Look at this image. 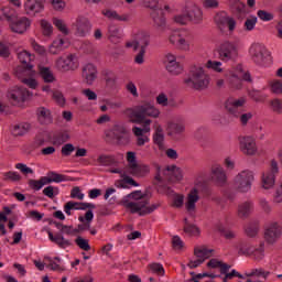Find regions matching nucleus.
I'll use <instances>...</instances> for the list:
<instances>
[{
    "mask_svg": "<svg viewBox=\"0 0 282 282\" xmlns=\"http://www.w3.org/2000/svg\"><path fill=\"white\" fill-rule=\"evenodd\" d=\"M128 197L131 200L123 202V206L130 210L132 215H140V217H144L145 215L155 213V210L160 208V203L150 205L147 196L142 195V192L140 191L132 192Z\"/></svg>",
    "mask_w": 282,
    "mask_h": 282,
    "instance_id": "1",
    "label": "nucleus"
},
{
    "mask_svg": "<svg viewBox=\"0 0 282 282\" xmlns=\"http://www.w3.org/2000/svg\"><path fill=\"white\" fill-rule=\"evenodd\" d=\"M126 113L135 124H142V122L144 124L147 118H160V109L151 102H142L134 108H129Z\"/></svg>",
    "mask_w": 282,
    "mask_h": 282,
    "instance_id": "2",
    "label": "nucleus"
},
{
    "mask_svg": "<svg viewBox=\"0 0 282 282\" xmlns=\"http://www.w3.org/2000/svg\"><path fill=\"white\" fill-rule=\"evenodd\" d=\"M183 83L189 89H195L196 91H205V89L210 86V75L206 73L204 67L194 66Z\"/></svg>",
    "mask_w": 282,
    "mask_h": 282,
    "instance_id": "3",
    "label": "nucleus"
},
{
    "mask_svg": "<svg viewBox=\"0 0 282 282\" xmlns=\"http://www.w3.org/2000/svg\"><path fill=\"white\" fill-rule=\"evenodd\" d=\"M184 178L182 169L175 165H167L165 167H158V173L154 177L155 184H164L166 180L169 182H181Z\"/></svg>",
    "mask_w": 282,
    "mask_h": 282,
    "instance_id": "4",
    "label": "nucleus"
},
{
    "mask_svg": "<svg viewBox=\"0 0 282 282\" xmlns=\"http://www.w3.org/2000/svg\"><path fill=\"white\" fill-rule=\"evenodd\" d=\"M252 182H254V172L243 170L234 178V188L237 193H250L252 191Z\"/></svg>",
    "mask_w": 282,
    "mask_h": 282,
    "instance_id": "5",
    "label": "nucleus"
},
{
    "mask_svg": "<svg viewBox=\"0 0 282 282\" xmlns=\"http://www.w3.org/2000/svg\"><path fill=\"white\" fill-rule=\"evenodd\" d=\"M191 39H193V36L188 31H172L169 35V43L176 47V50L191 52Z\"/></svg>",
    "mask_w": 282,
    "mask_h": 282,
    "instance_id": "6",
    "label": "nucleus"
},
{
    "mask_svg": "<svg viewBox=\"0 0 282 282\" xmlns=\"http://www.w3.org/2000/svg\"><path fill=\"white\" fill-rule=\"evenodd\" d=\"M227 78L231 89H241L243 85L241 80H245L246 83H252L250 73L245 72L243 66L241 65H238L234 70H229Z\"/></svg>",
    "mask_w": 282,
    "mask_h": 282,
    "instance_id": "7",
    "label": "nucleus"
},
{
    "mask_svg": "<svg viewBox=\"0 0 282 282\" xmlns=\"http://www.w3.org/2000/svg\"><path fill=\"white\" fill-rule=\"evenodd\" d=\"M55 67L58 72H76L80 67V63L76 54H68L59 56L55 61Z\"/></svg>",
    "mask_w": 282,
    "mask_h": 282,
    "instance_id": "8",
    "label": "nucleus"
},
{
    "mask_svg": "<svg viewBox=\"0 0 282 282\" xmlns=\"http://www.w3.org/2000/svg\"><path fill=\"white\" fill-rule=\"evenodd\" d=\"M127 171L130 175H133L134 177H144V175H149V166L138 164L135 152H127Z\"/></svg>",
    "mask_w": 282,
    "mask_h": 282,
    "instance_id": "9",
    "label": "nucleus"
},
{
    "mask_svg": "<svg viewBox=\"0 0 282 282\" xmlns=\"http://www.w3.org/2000/svg\"><path fill=\"white\" fill-rule=\"evenodd\" d=\"M215 24L217 28L224 32L228 30L229 32H235L237 30V20L230 17L226 11H220L214 17Z\"/></svg>",
    "mask_w": 282,
    "mask_h": 282,
    "instance_id": "10",
    "label": "nucleus"
},
{
    "mask_svg": "<svg viewBox=\"0 0 282 282\" xmlns=\"http://www.w3.org/2000/svg\"><path fill=\"white\" fill-rule=\"evenodd\" d=\"M218 58L223 61V63H228L229 61H235L237 56H239V53L237 51V44L235 42L226 41L223 42L218 50Z\"/></svg>",
    "mask_w": 282,
    "mask_h": 282,
    "instance_id": "11",
    "label": "nucleus"
},
{
    "mask_svg": "<svg viewBox=\"0 0 282 282\" xmlns=\"http://www.w3.org/2000/svg\"><path fill=\"white\" fill-rule=\"evenodd\" d=\"M276 175H279V162L271 160L269 170L262 173V188L270 191L276 183Z\"/></svg>",
    "mask_w": 282,
    "mask_h": 282,
    "instance_id": "12",
    "label": "nucleus"
},
{
    "mask_svg": "<svg viewBox=\"0 0 282 282\" xmlns=\"http://www.w3.org/2000/svg\"><path fill=\"white\" fill-rule=\"evenodd\" d=\"M18 58L20 61V63H22L23 66H19L15 69V76L18 78H21L22 76H28V74H30V72H32V61H34V55H32L30 52L28 51H22L20 53H18Z\"/></svg>",
    "mask_w": 282,
    "mask_h": 282,
    "instance_id": "13",
    "label": "nucleus"
},
{
    "mask_svg": "<svg viewBox=\"0 0 282 282\" xmlns=\"http://www.w3.org/2000/svg\"><path fill=\"white\" fill-rule=\"evenodd\" d=\"M249 53L257 65H265L270 61V52L262 44H253L249 48Z\"/></svg>",
    "mask_w": 282,
    "mask_h": 282,
    "instance_id": "14",
    "label": "nucleus"
},
{
    "mask_svg": "<svg viewBox=\"0 0 282 282\" xmlns=\"http://www.w3.org/2000/svg\"><path fill=\"white\" fill-rule=\"evenodd\" d=\"M151 119H147L144 121L143 128L140 127H133L132 133L137 138V147H144V144H148V142H151V139L147 133H151Z\"/></svg>",
    "mask_w": 282,
    "mask_h": 282,
    "instance_id": "15",
    "label": "nucleus"
},
{
    "mask_svg": "<svg viewBox=\"0 0 282 282\" xmlns=\"http://www.w3.org/2000/svg\"><path fill=\"white\" fill-rule=\"evenodd\" d=\"M213 249H208L206 247H196L194 249L196 260H191L187 264L188 268H191L192 270L195 268H199V265H202V263H204L206 259H210V257H213Z\"/></svg>",
    "mask_w": 282,
    "mask_h": 282,
    "instance_id": "16",
    "label": "nucleus"
},
{
    "mask_svg": "<svg viewBox=\"0 0 282 282\" xmlns=\"http://www.w3.org/2000/svg\"><path fill=\"white\" fill-rule=\"evenodd\" d=\"M141 36L143 40L132 41L126 44V47H132L134 52L140 47V52L134 57V63H137V65H142L144 63V54H145L144 47L149 45V36L147 35H141Z\"/></svg>",
    "mask_w": 282,
    "mask_h": 282,
    "instance_id": "17",
    "label": "nucleus"
},
{
    "mask_svg": "<svg viewBox=\"0 0 282 282\" xmlns=\"http://www.w3.org/2000/svg\"><path fill=\"white\" fill-rule=\"evenodd\" d=\"M239 149L243 155L252 156L258 153L257 141L251 135L240 137Z\"/></svg>",
    "mask_w": 282,
    "mask_h": 282,
    "instance_id": "18",
    "label": "nucleus"
},
{
    "mask_svg": "<svg viewBox=\"0 0 282 282\" xmlns=\"http://www.w3.org/2000/svg\"><path fill=\"white\" fill-rule=\"evenodd\" d=\"M282 226L281 224L273 221L267 225L264 230V239L269 243H276L281 239Z\"/></svg>",
    "mask_w": 282,
    "mask_h": 282,
    "instance_id": "19",
    "label": "nucleus"
},
{
    "mask_svg": "<svg viewBox=\"0 0 282 282\" xmlns=\"http://www.w3.org/2000/svg\"><path fill=\"white\" fill-rule=\"evenodd\" d=\"M238 252L239 254L252 257L254 261H263V257H265V249L263 248V245H260L259 248H254L250 245H241Z\"/></svg>",
    "mask_w": 282,
    "mask_h": 282,
    "instance_id": "20",
    "label": "nucleus"
},
{
    "mask_svg": "<svg viewBox=\"0 0 282 282\" xmlns=\"http://www.w3.org/2000/svg\"><path fill=\"white\" fill-rule=\"evenodd\" d=\"M31 96L32 94L23 87H13L8 93V98L12 105H21V102H25V100H28V98Z\"/></svg>",
    "mask_w": 282,
    "mask_h": 282,
    "instance_id": "21",
    "label": "nucleus"
},
{
    "mask_svg": "<svg viewBox=\"0 0 282 282\" xmlns=\"http://www.w3.org/2000/svg\"><path fill=\"white\" fill-rule=\"evenodd\" d=\"M247 100L245 97H240L238 99L229 98L225 102V109L230 113L231 116H235V118H239L241 116V108L245 107Z\"/></svg>",
    "mask_w": 282,
    "mask_h": 282,
    "instance_id": "22",
    "label": "nucleus"
},
{
    "mask_svg": "<svg viewBox=\"0 0 282 282\" xmlns=\"http://www.w3.org/2000/svg\"><path fill=\"white\" fill-rule=\"evenodd\" d=\"M185 12L192 23L199 24L204 21V12L195 2H186Z\"/></svg>",
    "mask_w": 282,
    "mask_h": 282,
    "instance_id": "23",
    "label": "nucleus"
},
{
    "mask_svg": "<svg viewBox=\"0 0 282 282\" xmlns=\"http://www.w3.org/2000/svg\"><path fill=\"white\" fill-rule=\"evenodd\" d=\"M76 36L85 37L91 32V22L85 17H78L72 25Z\"/></svg>",
    "mask_w": 282,
    "mask_h": 282,
    "instance_id": "24",
    "label": "nucleus"
},
{
    "mask_svg": "<svg viewBox=\"0 0 282 282\" xmlns=\"http://www.w3.org/2000/svg\"><path fill=\"white\" fill-rule=\"evenodd\" d=\"M197 202H199V189L194 187L188 192L185 200V209L188 215H195Z\"/></svg>",
    "mask_w": 282,
    "mask_h": 282,
    "instance_id": "25",
    "label": "nucleus"
},
{
    "mask_svg": "<svg viewBox=\"0 0 282 282\" xmlns=\"http://www.w3.org/2000/svg\"><path fill=\"white\" fill-rule=\"evenodd\" d=\"M212 180L217 184V186H226L228 183V176H226V171L219 164L212 166Z\"/></svg>",
    "mask_w": 282,
    "mask_h": 282,
    "instance_id": "26",
    "label": "nucleus"
},
{
    "mask_svg": "<svg viewBox=\"0 0 282 282\" xmlns=\"http://www.w3.org/2000/svg\"><path fill=\"white\" fill-rule=\"evenodd\" d=\"M32 25V22L26 17H22L18 19L17 21L10 23V29L15 34H25L28 30H30V26Z\"/></svg>",
    "mask_w": 282,
    "mask_h": 282,
    "instance_id": "27",
    "label": "nucleus"
},
{
    "mask_svg": "<svg viewBox=\"0 0 282 282\" xmlns=\"http://www.w3.org/2000/svg\"><path fill=\"white\" fill-rule=\"evenodd\" d=\"M36 118L37 122L42 126H50L52 122H54V116L52 115V110L50 108L45 107H39L36 109Z\"/></svg>",
    "mask_w": 282,
    "mask_h": 282,
    "instance_id": "28",
    "label": "nucleus"
},
{
    "mask_svg": "<svg viewBox=\"0 0 282 282\" xmlns=\"http://www.w3.org/2000/svg\"><path fill=\"white\" fill-rule=\"evenodd\" d=\"M26 14H39L45 10L44 0H26L24 3Z\"/></svg>",
    "mask_w": 282,
    "mask_h": 282,
    "instance_id": "29",
    "label": "nucleus"
},
{
    "mask_svg": "<svg viewBox=\"0 0 282 282\" xmlns=\"http://www.w3.org/2000/svg\"><path fill=\"white\" fill-rule=\"evenodd\" d=\"M166 131L167 135L175 140L186 131V124L184 122L170 121L167 122Z\"/></svg>",
    "mask_w": 282,
    "mask_h": 282,
    "instance_id": "30",
    "label": "nucleus"
},
{
    "mask_svg": "<svg viewBox=\"0 0 282 282\" xmlns=\"http://www.w3.org/2000/svg\"><path fill=\"white\" fill-rule=\"evenodd\" d=\"M82 76L87 85H94V80L98 78V69L94 64H86L83 68Z\"/></svg>",
    "mask_w": 282,
    "mask_h": 282,
    "instance_id": "31",
    "label": "nucleus"
},
{
    "mask_svg": "<svg viewBox=\"0 0 282 282\" xmlns=\"http://www.w3.org/2000/svg\"><path fill=\"white\" fill-rule=\"evenodd\" d=\"M154 133L152 137L153 143L159 147L160 151H164V129L158 121L153 124Z\"/></svg>",
    "mask_w": 282,
    "mask_h": 282,
    "instance_id": "32",
    "label": "nucleus"
},
{
    "mask_svg": "<svg viewBox=\"0 0 282 282\" xmlns=\"http://www.w3.org/2000/svg\"><path fill=\"white\" fill-rule=\"evenodd\" d=\"M78 219L82 225H78V228H75L77 230V235L78 232H85V230H90L91 221H94V212L89 209L88 212H86L85 216H79Z\"/></svg>",
    "mask_w": 282,
    "mask_h": 282,
    "instance_id": "33",
    "label": "nucleus"
},
{
    "mask_svg": "<svg viewBox=\"0 0 282 282\" xmlns=\"http://www.w3.org/2000/svg\"><path fill=\"white\" fill-rule=\"evenodd\" d=\"M151 19L153 20L155 28H166V18L164 17V11H162L160 7L153 9V12L151 13Z\"/></svg>",
    "mask_w": 282,
    "mask_h": 282,
    "instance_id": "34",
    "label": "nucleus"
},
{
    "mask_svg": "<svg viewBox=\"0 0 282 282\" xmlns=\"http://www.w3.org/2000/svg\"><path fill=\"white\" fill-rule=\"evenodd\" d=\"M17 17H19V14L17 13V10L12 9V7L3 6L0 8V19L2 21H9V23H12Z\"/></svg>",
    "mask_w": 282,
    "mask_h": 282,
    "instance_id": "35",
    "label": "nucleus"
},
{
    "mask_svg": "<svg viewBox=\"0 0 282 282\" xmlns=\"http://www.w3.org/2000/svg\"><path fill=\"white\" fill-rule=\"evenodd\" d=\"M252 210H254V204L252 202H245L238 206V217L246 219L250 217Z\"/></svg>",
    "mask_w": 282,
    "mask_h": 282,
    "instance_id": "36",
    "label": "nucleus"
},
{
    "mask_svg": "<svg viewBox=\"0 0 282 282\" xmlns=\"http://www.w3.org/2000/svg\"><path fill=\"white\" fill-rule=\"evenodd\" d=\"M67 47V41H65L63 37H57L48 47L50 54L56 55L61 54L63 50Z\"/></svg>",
    "mask_w": 282,
    "mask_h": 282,
    "instance_id": "37",
    "label": "nucleus"
},
{
    "mask_svg": "<svg viewBox=\"0 0 282 282\" xmlns=\"http://www.w3.org/2000/svg\"><path fill=\"white\" fill-rule=\"evenodd\" d=\"M207 268H209L210 270H217V268L220 270V274H226V272H228L230 270V264L228 263H224L223 261L218 260V259H210L207 262Z\"/></svg>",
    "mask_w": 282,
    "mask_h": 282,
    "instance_id": "38",
    "label": "nucleus"
},
{
    "mask_svg": "<svg viewBox=\"0 0 282 282\" xmlns=\"http://www.w3.org/2000/svg\"><path fill=\"white\" fill-rule=\"evenodd\" d=\"M48 239L53 243H56V246H58L59 248H69V246H72V242H69V240L65 239V237H63V235H61V234H56L54 236V234H52V231H48Z\"/></svg>",
    "mask_w": 282,
    "mask_h": 282,
    "instance_id": "39",
    "label": "nucleus"
},
{
    "mask_svg": "<svg viewBox=\"0 0 282 282\" xmlns=\"http://www.w3.org/2000/svg\"><path fill=\"white\" fill-rule=\"evenodd\" d=\"M104 17H107V19H112L113 21H131V15L129 13H124V14H118L117 11L113 10H106L102 11Z\"/></svg>",
    "mask_w": 282,
    "mask_h": 282,
    "instance_id": "40",
    "label": "nucleus"
},
{
    "mask_svg": "<svg viewBox=\"0 0 282 282\" xmlns=\"http://www.w3.org/2000/svg\"><path fill=\"white\" fill-rule=\"evenodd\" d=\"M112 133L116 140H118V142H121L122 139L126 140V142H129V139L124 138V135H127V128H124V124L122 123L115 124L112 128Z\"/></svg>",
    "mask_w": 282,
    "mask_h": 282,
    "instance_id": "41",
    "label": "nucleus"
},
{
    "mask_svg": "<svg viewBox=\"0 0 282 282\" xmlns=\"http://www.w3.org/2000/svg\"><path fill=\"white\" fill-rule=\"evenodd\" d=\"M97 163L99 166H116L118 161L113 155L101 154L98 156Z\"/></svg>",
    "mask_w": 282,
    "mask_h": 282,
    "instance_id": "42",
    "label": "nucleus"
},
{
    "mask_svg": "<svg viewBox=\"0 0 282 282\" xmlns=\"http://www.w3.org/2000/svg\"><path fill=\"white\" fill-rule=\"evenodd\" d=\"M39 73L44 83H54V80H56V78L54 77V73H52V69H50V67L40 66Z\"/></svg>",
    "mask_w": 282,
    "mask_h": 282,
    "instance_id": "43",
    "label": "nucleus"
},
{
    "mask_svg": "<svg viewBox=\"0 0 282 282\" xmlns=\"http://www.w3.org/2000/svg\"><path fill=\"white\" fill-rule=\"evenodd\" d=\"M53 25L57 28L58 32L64 34V36L69 35V28H67V23L64 22V20H61L58 18L53 19Z\"/></svg>",
    "mask_w": 282,
    "mask_h": 282,
    "instance_id": "44",
    "label": "nucleus"
},
{
    "mask_svg": "<svg viewBox=\"0 0 282 282\" xmlns=\"http://www.w3.org/2000/svg\"><path fill=\"white\" fill-rule=\"evenodd\" d=\"M184 232L189 237H199V228H197V226L195 225L188 224V219L186 218H185Z\"/></svg>",
    "mask_w": 282,
    "mask_h": 282,
    "instance_id": "45",
    "label": "nucleus"
},
{
    "mask_svg": "<svg viewBox=\"0 0 282 282\" xmlns=\"http://www.w3.org/2000/svg\"><path fill=\"white\" fill-rule=\"evenodd\" d=\"M2 176L4 182H21V180H23L21 174L14 171L4 172Z\"/></svg>",
    "mask_w": 282,
    "mask_h": 282,
    "instance_id": "46",
    "label": "nucleus"
},
{
    "mask_svg": "<svg viewBox=\"0 0 282 282\" xmlns=\"http://www.w3.org/2000/svg\"><path fill=\"white\" fill-rule=\"evenodd\" d=\"M166 69L172 76H180L184 72L182 64L174 62V64H166Z\"/></svg>",
    "mask_w": 282,
    "mask_h": 282,
    "instance_id": "47",
    "label": "nucleus"
},
{
    "mask_svg": "<svg viewBox=\"0 0 282 282\" xmlns=\"http://www.w3.org/2000/svg\"><path fill=\"white\" fill-rule=\"evenodd\" d=\"M223 65L224 64L221 62L208 59L207 63L205 64V67L207 69L216 72L217 74H221V72H224Z\"/></svg>",
    "mask_w": 282,
    "mask_h": 282,
    "instance_id": "48",
    "label": "nucleus"
},
{
    "mask_svg": "<svg viewBox=\"0 0 282 282\" xmlns=\"http://www.w3.org/2000/svg\"><path fill=\"white\" fill-rule=\"evenodd\" d=\"M40 25L44 36H52L54 34V26L47 20H41Z\"/></svg>",
    "mask_w": 282,
    "mask_h": 282,
    "instance_id": "49",
    "label": "nucleus"
},
{
    "mask_svg": "<svg viewBox=\"0 0 282 282\" xmlns=\"http://www.w3.org/2000/svg\"><path fill=\"white\" fill-rule=\"evenodd\" d=\"M246 276H262V279H268L270 271H265L263 268L251 269L250 272L246 273Z\"/></svg>",
    "mask_w": 282,
    "mask_h": 282,
    "instance_id": "50",
    "label": "nucleus"
},
{
    "mask_svg": "<svg viewBox=\"0 0 282 282\" xmlns=\"http://www.w3.org/2000/svg\"><path fill=\"white\" fill-rule=\"evenodd\" d=\"M30 129V124L28 123H21L13 126L12 134L13 135H25L28 133V130Z\"/></svg>",
    "mask_w": 282,
    "mask_h": 282,
    "instance_id": "51",
    "label": "nucleus"
},
{
    "mask_svg": "<svg viewBox=\"0 0 282 282\" xmlns=\"http://www.w3.org/2000/svg\"><path fill=\"white\" fill-rule=\"evenodd\" d=\"M148 268L152 274H158V276H164L165 274L164 267L161 263L154 262L149 264Z\"/></svg>",
    "mask_w": 282,
    "mask_h": 282,
    "instance_id": "52",
    "label": "nucleus"
},
{
    "mask_svg": "<svg viewBox=\"0 0 282 282\" xmlns=\"http://www.w3.org/2000/svg\"><path fill=\"white\" fill-rule=\"evenodd\" d=\"M76 246L80 248V250H84L85 252H89L91 250V246H89V240L83 238V237H77L75 239Z\"/></svg>",
    "mask_w": 282,
    "mask_h": 282,
    "instance_id": "53",
    "label": "nucleus"
},
{
    "mask_svg": "<svg viewBox=\"0 0 282 282\" xmlns=\"http://www.w3.org/2000/svg\"><path fill=\"white\" fill-rule=\"evenodd\" d=\"M188 21V13L185 12V9H183L182 13H177L176 15H174V22H176L177 25H186Z\"/></svg>",
    "mask_w": 282,
    "mask_h": 282,
    "instance_id": "54",
    "label": "nucleus"
},
{
    "mask_svg": "<svg viewBox=\"0 0 282 282\" xmlns=\"http://www.w3.org/2000/svg\"><path fill=\"white\" fill-rule=\"evenodd\" d=\"M48 177L51 178V183L61 184V182H67V176L63 174H58L56 172H48Z\"/></svg>",
    "mask_w": 282,
    "mask_h": 282,
    "instance_id": "55",
    "label": "nucleus"
},
{
    "mask_svg": "<svg viewBox=\"0 0 282 282\" xmlns=\"http://www.w3.org/2000/svg\"><path fill=\"white\" fill-rule=\"evenodd\" d=\"M269 105L273 113L282 115V99H273L269 102Z\"/></svg>",
    "mask_w": 282,
    "mask_h": 282,
    "instance_id": "56",
    "label": "nucleus"
},
{
    "mask_svg": "<svg viewBox=\"0 0 282 282\" xmlns=\"http://www.w3.org/2000/svg\"><path fill=\"white\" fill-rule=\"evenodd\" d=\"M45 261L46 268H50V270H61V258H55V260L46 258Z\"/></svg>",
    "mask_w": 282,
    "mask_h": 282,
    "instance_id": "57",
    "label": "nucleus"
},
{
    "mask_svg": "<svg viewBox=\"0 0 282 282\" xmlns=\"http://www.w3.org/2000/svg\"><path fill=\"white\" fill-rule=\"evenodd\" d=\"M256 25H257V17L251 15L246 19L245 30H247V32H252V30H254Z\"/></svg>",
    "mask_w": 282,
    "mask_h": 282,
    "instance_id": "58",
    "label": "nucleus"
},
{
    "mask_svg": "<svg viewBox=\"0 0 282 282\" xmlns=\"http://www.w3.org/2000/svg\"><path fill=\"white\" fill-rule=\"evenodd\" d=\"M229 7L231 10H236V12H243L246 4L241 0H229Z\"/></svg>",
    "mask_w": 282,
    "mask_h": 282,
    "instance_id": "59",
    "label": "nucleus"
},
{
    "mask_svg": "<svg viewBox=\"0 0 282 282\" xmlns=\"http://www.w3.org/2000/svg\"><path fill=\"white\" fill-rule=\"evenodd\" d=\"M58 193H59L58 187H54L52 185H50L43 189V195H45L50 199H54V196L58 195Z\"/></svg>",
    "mask_w": 282,
    "mask_h": 282,
    "instance_id": "60",
    "label": "nucleus"
},
{
    "mask_svg": "<svg viewBox=\"0 0 282 282\" xmlns=\"http://www.w3.org/2000/svg\"><path fill=\"white\" fill-rule=\"evenodd\" d=\"M173 208H182L184 206V195L182 194H174L172 200Z\"/></svg>",
    "mask_w": 282,
    "mask_h": 282,
    "instance_id": "61",
    "label": "nucleus"
},
{
    "mask_svg": "<svg viewBox=\"0 0 282 282\" xmlns=\"http://www.w3.org/2000/svg\"><path fill=\"white\" fill-rule=\"evenodd\" d=\"M202 4L205 10H216L219 8V0H203Z\"/></svg>",
    "mask_w": 282,
    "mask_h": 282,
    "instance_id": "62",
    "label": "nucleus"
},
{
    "mask_svg": "<svg viewBox=\"0 0 282 282\" xmlns=\"http://www.w3.org/2000/svg\"><path fill=\"white\" fill-rule=\"evenodd\" d=\"M257 15L259 17L260 21H272L274 19V14L265 10H259Z\"/></svg>",
    "mask_w": 282,
    "mask_h": 282,
    "instance_id": "63",
    "label": "nucleus"
},
{
    "mask_svg": "<svg viewBox=\"0 0 282 282\" xmlns=\"http://www.w3.org/2000/svg\"><path fill=\"white\" fill-rule=\"evenodd\" d=\"M156 105L161 107H169V96L164 93H161L156 96Z\"/></svg>",
    "mask_w": 282,
    "mask_h": 282,
    "instance_id": "64",
    "label": "nucleus"
}]
</instances>
